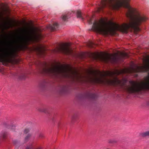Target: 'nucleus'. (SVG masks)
<instances>
[{
  "mask_svg": "<svg viewBox=\"0 0 149 149\" xmlns=\"http://www.w3.org/2000/svg\"><path fill=\"white\" fill-rule=\"evenodd\" d=\"M130 0H102L101 5L104 8L108 6L114 10H118L124 6L128 9L127 17L129 19L128 23L120 25L111 22H105L102 20L95 22L93 30L104 35H113L116 31L126 33L129 29H133L134 33L140 31L139 26L147 19L146 17L137 9L131 7L129 4Z\"/></svg>",
  "mask_w": 149,
  "mask_h": 149,
  "instance_id": "1",
  "label": "nucleus"
},
{
  "mask_svg": "<svg viewBox=\"0 0 149 149\" xmlns=\"http://www.w3.org/2000/svg\"><path fill=\"white\" fill-rule=\"evenodd\" d=\"M43 72L52 75L60 74L78 82L116 85V70L113 71H96L89 74H81L70 65L56 63L50 67H45Z\"/></svg>",
  "mask_w": 149,
  "mask_h": 149,
  "instance_id": "2",
  "label": "nucleus"
},
{
  "mask_svg": "<svg viewBox=\"0 0 149 149\" xmlns=\"http://www.w3.org/2000/svg\"><path fill=\"white\" fill-rule=\"evenodd\" d=\"M19 35L15 42L14 48L8 47L0 48V61L8 62L16 52L24 50L31 43L37 42L42 38L41 30L34 27L24 26L21 28Z\"/></svg>",
  "mask_w": 149,
  "mask_h": 149,
  "instance_id": "3",
  "label": "nucleus"
},
{
  "mask_svg": "<svg viewBox=\"0 0 149 149\" xmlns=\"http://www.w3.org/2000/svg\"><path fill=\"white\" fill-rule=\"evenodd\" d=\"M130 93H137L145 89L149 90V76L141 82L131 81L126 88Z\"/></svg>",
  "mask_w": 149,
  "mask_h": 149,
  "instance_id": "4",
  "label": "nucleus"
},
{
  "mask_svg": "<svg viewBox=\"0 0 149 149\" xmlns=\"http://www.w3.org/2000/svg\"><path fill=\"white\" fill-rule=\"evenodd\" d=\"M94 58L99 59L105 62H113L116 60V54H110L105 52L95 53L93 54Z\"/></svg>",
  "mask_w": 149,
  "mask_h": 149,
  "instance_id": "5",
  "label": "nucleus"
},
{
  "mask_svg": "<svg viewBox=\"0 0 149 149\" xmlns=\"http://www.w3.org/2000/svg\"><path fill=\"white\" fill-rule=\"evenodd\" d=\"M70 44L68 43H63L60 46L53 50V52H61L65 54H70L72 51V49L70 47Z\"/></svg>",
  "mask_w": 149,
  "mask_h": 149,
  "instance_id": "6",
  "label": "nucleus"
},
{
  "mask_svg": "<svg viewBox=\"0 0 149 149\" xmlns=\"http://www.w3.org/2000/svg\"><path fill=\"white\" fill-rule=\"evenodd\" d=\"M32 50L35 51L39 54H42L45 50V46L42 45H38L33 47Z\"/></svg>",
  "mask_w": 149,
  "mask_h": 149,
  "instance_id": "7",
  "label": "nucleus"
},
{
  "mask_svg": "<svg viewBox=\"0 0 149 149\" xmlns=\"http://www.w3.org/2000/svg\"><path fill=\"white\" fill-rule=\"evenodd\" d=\"M16 25L15 24H11L10 23H7L5 21H3L1 24H0V29L3 31Z\"/></svg>",
  "mask_w": 149,
  "mask_h": 149,
  "instance_id": "8",
  "label": "nucleus"
},
{
  "mask_svg": "<svg viewBox=\"0 0 149 149\" xmlns=\"http://www.w3.org/2000/svg\"><path fill=\"white\" fill-rule=\"evenodd\" d=\"M141 136L144 137L147 136H149V131L143 132L141 133L140 134Z\"/></svg>",
  "mask_w": 149,
  "mask_h": 149,
  "instance_id": "9",
  "label": "nucleus"
},
{
  "mask_svg": "<svg viewBox=\"0 0 149 149\" xmlns=\"http://www.w3.org/2000/svg\"><path fill=\"white\" fill-rule=\"evenodd\" d=\"M77 17L80 18L81 17V11H78L77 12Z\"/></svg>",
  "mask_w": 149,
  "mask_h": 149,
  "instance_id": "10",
  "label": "nucleus"
},
{
  "mask_svg": "<svg viewBox=\"0 0 149 149\" xmlns=\"http://www.w3.org/2000/svg\"><path fill=\"white\" fill-rule=\"evenodd\" d=\"M121 55L122 56L124 57H128L127 54L125 52H122L121 53Z\"/></svg>",
  "mask_w": 149,
  "mask_h": 149,
  "instance_id": "11",
  "label": "nucleus"
},
{
  "mask_svg": "<svg viewBox=\"0 0 149 149\" xmlns=\"http://www.w3.org/2000/svg\"><path fill=\"white\" fill-rule=\"evenodd\" d=\"M62 19L63 20H65L67 19V16L65 15H63L62 16Z\"/></svg>",
  "mask_w": 149,
  "mask_h": 149,
  "instance_id": "12",
  "label": "nucleus"
},
{
  "mask_svg": "<svg viewBox=\"0 0 149 149\" xmlns=\"http://www.w3.org/2000/svg\"><path fill=\"white\" fill-rule=\"evenodd\" d=\"M90 43L91 44H89L88 45V46H89L90 47H92V42H91Z\"/></svg>",
  "mask_w": 149,
  "mask_h": 149,
  "instance_id": "13",
  "label": "nucleus"
},
{
  "mask_svg": "<svg viewBox=\"0 0 149 149\" xmlns=\"http://www.w3.org/2000/svg\"><path fill=\"white\" fill-rule=\"evenodd\" d=\"M54 24H55V25H57V23H55Z\"/></svg>",
  "mask_w": 149,
  "mask_h": 149,
  "instance_id": "14",
  "label": "nucleus"
},
{
  "mask_svg": "<svg viewBox=\"0 0 149 149\" xmlns=\"http://www.w3.org/2000/svg\"><path fill=\"white\" fill-rule=\"evenodd\" d=\"M25 132H26V130H25Z\"/></svg>",
  "mask_w": 149,
  "mask_h": 149,
  "instance_id": "15",
  "label": "nucleus"
},
{
  "mask_svg": "<svg viewBox=\"0 0 149 149\" xmlns=\"http://www.w3.org/2000/svg\"><path fill=\"white\" fill-rule=\"evenodd\" d=\"M26 149H27V148Z\"/></svg>",
  "mask_w": 149,
  "mask_h": 149,
  "instance_id": "16",
  "label": "nucleus"
}]
</instances>
